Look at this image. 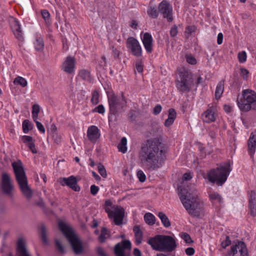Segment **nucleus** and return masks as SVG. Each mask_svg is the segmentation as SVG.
I'll return each mask as SVG.
<instances>
[{
  "instance_id": "nucleus-1",
  "label": "nucleus",
  "mask_w": 256,
  "mask_h": 256,
  "mask_svg": "<svg viewBox=\"0 0 256 256\" xmlns=\"http://www.w3.org/2000/svg\"><path fill=\"white\" fill-rule=\"evenodd\" d=\"M166 158V151L159 138L148 140L142 146L140 158L148 170H156L160 168Z\"/></svg>"
},
{
  "instance_id": "nucleus-2",
  "label": "nucleus",
  "mask_w": 256,
  "mask_h": 256,
  "mask_svg": "<svg viewBox=\"0 0 256 256\" xmlns=\"http://www.w3.org/2000/svg\"><path fill=\"white\" fill-rule=\"evenodd\" d=\"M178 190L180 200L188 212L193 216H198L203 204L198 196L194 185L190 184L186 188L180 186Z\"/></svg>"
},
{
  "instance_id": "nucleus-3",
  "label": "nucleus",
  "mask_w": 256,
  "mask_h": 256,
  "mask_svg": "<svg viewBox=\"0 0 256 256\" xmlns=\"http://www.w3.org/2000/svg\"><path fill=\"white\" fill-rule=\"evenodd\" d=\"M148 243L155 250L162 252H170L177 246L176 240L170 236L157 234L150 238Z\"/></svg>"
},
{
  "instance_id": "nucleus-4",
  "label": "nucleus",
  "mask_w": 256,
  "mask_h": 256,
  "mask_svg": "<svg viewBox=\"0 0 256 256\" xmlns=\"http://www.w3.org/2000/svg\"><path fill=\"white\" fill-rule=\"evenodd\" d=\"M236 102L242 112L256 110V92L250 89L243 90L242 96L238 95Z\"/></svg>"
},
{
  "instance_id": "nucleus-5",
  "label": "nucleus",
  "mask_w": 256,
  "mask_h": 256,
  "mask_svg": "<svg viewBox=\"0 0 256 256\" xmlns=\"http://www.w3.org/2000/svg\"><path fill=\"white\" fill-rule=\"evenodd\" d=\"M16 180L23 194L30 199L32 196V192L28 184V180L22 163L20 160L12 163Z\"/></svg>"
},
{
  "instance_id": "nucleus-6",
  "label": "nucleus",
  "mask_w": 256,
  "mask_h": 256,
  "mask_svg": "<svg viewBox=\"0 0 256 256\" xmlns=\"http://www.w3.org/2000/svg\"><path fill=\"white\" fill-rule=\"evenodd\" d=\"M178 77L176 80L178 90L182 94L189 92L194 85V80L191 72L184 68L178 70Z\"/></svg>"
},
{
  "instance_id": "nucleus-7",
  "label": "nucleus",
  "mask_w": 256,
  "mask_h": 256,
  "mask_svg": "<svg viewBox=\"0 0 256 256\" xmlns=\"http://www.w3.org/2000/svg\"><path fill=\"white\" fill-rule=\"evenodd\" d=\"M58 226L62 234L68 240L72 248L76 254H81L84 251V248L81 240L73 232L72 230L63 222L58 223Z\"/></svg>"
},
{
  "instance_id": "nucleus-8",
  "label": "nucleus",
  "mask_w": 256,
  "mask_h": 256,
  "mask_svg": "<svg viewBox=\"0 0 256 256\" xmlns=\"http://www.w3.org/2000/svg\"><path fill=\"white\" fill-rule=\"evenodd\" d=\"M230 170V163L228 162L224 165L211 170L208 173V179L212 183L216 182L218 186H222L226 180Z\"/></svg>"
},
{
  "instance_id": "nucleus-9",
  "label": "nucleus",
  "mask_w": 256,
  "mask_h": 256,
  "mask_svg": "<svg viewBox=\"0 0 256 256\" xmlns=\"http://www.w3.org/2000/svg\"><path fill=\"white\" fill-rule=\"evenodd\" d=\"M108 98L110 114L116 116L124 112L127 106V101L124 92H122L120 97L110 94L108 95Z\"/></svg>"
},
{
  "instance_id": "nucleus-10",
  "label": "nucleus",
  "mask_w": 256,
  "mask_h": 256,
  "mask_svg": "<svg viewBox=\"0 0 256 256\" xmlns=\"http://www.w3.org/2000/svg\"><path fill=\"white\" fill-rule=\"evenodd\" d=\"M106 212L110 219H112L116 225L120 226L122 224L124 216V210L120 206L114 205L112 209H106Z\"/></svg>"
},
{
  "instance_id": "nucleus-11",
  "label": "nucleus",
  "mask_w": 256,
  "mask_h": 256,
  "mask_svg": "<svg viewBox=\"0 0 256 256\" xmlns=\"http://www.w3.org/2000/svg\"><path fill=\"white\" fill-rule=\"evenodd\" d=\"M126 46L134 56L139 58L142 56V50L139 42L134 37H129L126 42Z\"/></svg>"
},
{
  "instance_id": "nucleus-12",
  "label": "nucleus",
  "mask_w": 256,
  "mask_h": 256,
  "mask_svg": "<svg viewBox=\"0 0 256 256\" xmlns=\"http://www.w3.org/2000/svg\"><path fill=\"white\" fill-rule=\"evenodd\" d=\"M158 12L162 15L164 18L167 20L168 22H171L173 20L172 8L170 4L166 0H163L158 6Z\"/></svg>"
},
{
  "instance_id": "nucleus-13",
  "label": "nucleus",
  "mask_w": 256,
  "mask_h": 256,
  "mask_svg": "<svg viewBox=\"0 0 256 256\" xmlns=\"http://www.w3.org/2000/svg\"><path fill=\"white\" fill-rule=\"evenodd\" d=\"M131 243L128 240H124L117 244L114 246V252L116 256H130Z\"/></svg>"
},
{
  "instance_id": "nucleus-14",
  "label": "nucleus",
  "mask_w": 256,
  "mask_h": 256,
  "mask_svg": "<svg viewBox=\"0 0 256 256\" xmlns=\"http://www.w3.org/2000/svg\"><path fill=\"white\" fill-rule=\"evenodd\" d=\"M2 189L5 194L10 196H12L14 190L11 178L6 172H3L2 175Z\"/></svg>"
},
{
  "instance_id": "nucleus-15",
  "label": "nucleus",
  "mask_w": 256,
  "mask_h": 256,
  "mask_svg": "<svg viewBox=\"0 0 256 256\" xmlns=\"http://www.w3.org/2000/svg\"><path fill=\"white\" fill-rule=\"evenodd\" d=\"M76 62L74 57L67 56L60 66L61 70L68 74H72L74 72Z\"/></svg>"
},
{
  "instance_id": "nucleus-16",
  "label": "nucleus",
  "mask_w": 256,
  "mask_h": 256,
  "mask_svg": "<svg viewBox=\"0 0 256 256\" xmlns=\"http://www.w3.org/2000/svg\"><path fill=\"white\" fill-rule=\"evenodd\" d=\"M231 254L232 256H248L246 244L242 242L231 246Z\"/></svg>"
},
{
  "instance_id": "nucleus-17",
  "label": "nucleus",
  "mask_w": 256,
  "mask_h": 256,
  "mask_svg": "<svg viewBox=\"0 0 256 256\" xmlns=\"http://www.w3.org/2000/svg\"><path fill=\"white\" fill-rule=\"evenodd\" d=\"M60 182L62 186H67L75 192H79L80 190V186L78 184V180L74 176L68 178H60Z\"/></svg>"
},
{
  "instance_id": "nucleus-18",
  "label": "nucleus",
  "mask_w": 256,
  "mask_h": 256,
  "mask_svg": "<svg viewBox=\"0 0 256 256\" xmlns=\"http://www.w3.org/2000/svg\"><path fill=\"white\" fill-rule=\"evenodd\" d=\"M16 256H32L26 248V240L22 238H18L16 242Z\"/></svg>"
},
{
  "instance_id": "nucleus-19",
  "label": "nucleus",
  "mask_w": 256,
  "mask_h": 256,
  "mask_svg": "<svg viewBox=\"0 0 256 256\" xmlns=\"http://www.w3.org/2000/svg\"><path fill=\"white\" fill-rule=\"evenodd\" d=\"M142 42L146 52L151 54L153 52V39L148 32H145L142 38Z\"/></svg>"
},
{
  "instance_id": "nucleus-20",
  "label": "nucleus",
  "mask_w": 256,
  "mask_h": 256,
  "mask_svg": "<svg viewBox=\"0 0 256 256\" xmlns=\"http://www.w3.org/2000/svg\"><path fill=\"white\" fill-rule=\"evenodd\" d=\"M100 136V130L97 126H92L88 128L87 136L89 140L92 143H96Z\"/></svg>"
},
{
  "instance_id": "nucleus-21",
  "label": "nucleus",
  "mask_w": 256,
  "mask_h": 256,
  "mask_svg": "<svg viewBox=\"0 0 256 256\" xmlns=\"http://www.w3.org/2000/svg\"><path fill=\"white\" fill-rule=\"evenodd\" d=\"M216 115L213 106L210 107L202 114V121L206 123H210L216 121Z\"/></svg>"
},
{
  "instance_id": "nucleus-22",
  "label": "nucleus",
  "mask_w": 256,
  "mask_h": 256,
  "mask_svg": "<svg viewBox=\"0 0 256 256\" xmlns=\"http://www.w3.org/2000/svg\"><path fill=\"white\" fill-rule=\"evenodd\" d=\"M248 207L250 214L254 216L256 214V190H251L248 193Z\"/></svg>"
},
{
  "instance_id": "nucleus-23",
  "label": "nucleus",
  "mask_w": 256,
  "mask_h": 256,
  "mask_svg": "<svg viewBox=\"0 0 256 256\" xmlns=\"http://www.w3.org/2000/svg\"><path fill=\"white\" fill-rule=\"evenodd\" d=\"M10 26L16 38L18 40H22L23 39L22 34L19 22L16 19L13 20L10 22Z\"/></svg>"
},
{
  "instance_id": "nucleus-24",
  "label": "nucleus",
  "mask_w": 256,
  "mask_h": 256,
  "mask_svg": "<svg viewBox=\"0 0 256 256\" xmlns=\"http://www.w3.org/2000/svg\"><path fill=\"white\" fill-rule=\"evenodd\" d=\"M209 198L212 204L216 208L220 206L222 202V198L221 196L215 192H210L208 193Z\"/></svg>"
},
{
  "instance_id": "nucleus-25",
  "label": "nucleus",
  "mask_w": 256,
  "mask_h": 256,
  "mask_svg": "<svg viewBox=\"0 0 256 256\" xmlns=\"http://www.w3.org/2000/svg\"><path fill=\"white\" fill-rule=\"evenodd\" d=\"M248 151L250 155L252 156L256 148V135L252 133L248 141Z\"/></svg>"
},
{
  "instance_id": "nucleus-26",
  "label": "nucleus",
  "mask_w": 256,
  "mask_h": 256,
  "mask_svg": "<svg viewBox=\"0 0 256 256\" xmlns=\"http://www.w3.org/2000/svg\"><path fill=\"white\" fill-rule=\"evenodd\" d=\"M224 80H221L218 83L216 86L215 92V96L217 99L220 98L223 94L224 90Z\"/></svg>"
},
{
  "instance_id": "nucleus-27",
  "label": "nucleus",
  "mask_w": 256,
  "mask_h": 256,
  "mask_svg": "<svg viewBox=\"0 0 256 256\" xmlns=\"http://www.w3.org/2000/svg\"><path fill=\"white\" fill-rule=\"evenodd\" d=\"M78 76L83 80L86 82H90L92 80L90 72L88 70L84 69L81 70L78 72Z\"/></svg>"
},
{
  "instance_id": "nucleus-28",
  "label": "nucleus",
  "mask_w": 256,
  "mask_h": 256,
  "mask_svg": "<svg viewBox=\"0 0 256 256\" xmlns=\"http://www.w3.org/2000/svg\"><path fill=\"white\" fill-rule=\"evenodd\" d=\"M158 10L156 8L150 6L147 10V14L148 16L152 18H156L158 16Z\"/></svg>"
},
{
  "instance_id": "nucleus-29",
  "label": "nucleus",
  "mask_w": 256,
  "mask_h": 256,
  "mask_svg": "<svg viewBox=\"0 0 256 256\" xmlns=\"http://www.w3.org/2000/svg\"><path fill=\"white\" fill-rule=\"evenodd\" d=\"M133 230L134 233V236L136 242L138 244L140 243L142 240V234L139 226H135L133 228Z\"/></svg>"
},
{
  "instance_id": "nucleus-30",
  "label": "nucleus",
  "mask_w": 256,
  "mask_h": 256,
  "mask_svg": "<svg viewBox=\"0 0 256 256\" xmlns=\"http://www.w3.org/2000/svg\"><path fill=\"white\" fill-rule=\"evenodd\" d=\"M158 216L160 219L162 224L165 227L168 228L170 226L171 223L168 216L164 213L160 212L158 214Z\"/></svg>"
},
{
  "instance_id": "nucleus-31",
  "label": "nucleus",
  "mask_w": 256,
  "mask_h": 256,
  "mask_svg": "<svg viewBox=\"0 0 256 256\" xmlns=\"http://www.w3.org/2000/svg\"><path fill=\"white\" fill-rule=\"evenodd\" d=\"M126 138L125 137H123L121 139L120 144L118 146V148L120 152H121L122 153H125L126 152Z\"/></svg>"
},
{
  "instance_id": "nucleus-32",
  "label": "nucleus",
  "mask_w": 256,
  "mask_h": 256,
  "mask_svg": "<svg viewBox=\"0 0 256 256\" xmlns=\"http://www.w3.org/2000/svg\"><path fill=\"white\" fill-rule=\"evenodd\" d=\"M144 220L146 224L153 225L155 222V217L150 213H146L144 216Z\"/></svg>"
},
{
  "instance_id": "nucleus-33",
  "label": "nucleus",
  "mask_w": 256,
  "mask_h": 256,
  "mask_svg": "<svg viewBox=\"0 0 256 256\" xmlns=\"http://www.w3.org/2000/svg\"><path fill=\"white\" fill-rule=\"evenodd\" d=\"M34 44L35 46V48L36 50L41 51L43 50L44 47V44L43 40L42 38H37Z\"/></svg>"
},
{
  "instance_id": "nucleus-34",
  "label": "nucleus",
  "mask_w": 256,
  "mask_h": 256,
  "mask_svg": "<svg viewBox=\"0 0 256 256\" xmlns=\"http://www.w3.org/2000/svg\"><path fill=\"white\" fill-rule=\"evenodd\" d=\"M32 128V125L28 120H25L22 122V130L24 133L27 134Z\"/></svg>"
},
{
  "instance_id": "nucleus-35",
  "label": "nucleus",
  "mask_w": 256,
  "mask_h": 256,
  "mask_svg": "<svg viewBox=\"0 0 256 256\" xmlns=\"http://www.w3.org/2000/svg\"><path fill=\"white\" fill-rule=\"evenodd\" d=\"M14 83L15 84H20L22 87H25L27 85V82L22 77L18 76L14 80Z\"/></svg>"
},
{
  "instance_id": "nucleus-36",
  "label": "nucleus",
  "mask_w": 256,
  "mask_h": 256,
  "mask_svg": "<svg viewBox=\"0 0 256 256\" xmlns=\"http://www.w3.org/2000/svg\"><path fill=\"white\" fill-rule=\"evenodd\" d=\"M40 232L41 235L42 240L44 243L47 242L46 238V230L44 225L42 224L40 226Z\"/></svg>"
},
{
  "instance_id": "nucleus-37",
  "label": "nucleus",
  "mask_w": 256,
  "mask_h": 256,
  "mask_svg": "<svg viewBox=\"0 0 256 256\" xmlns=\"http://www.w3.org/2000/svg\"><path fill=\"white\" fill-rule=\"evenodd\" d=\"M100 94L97 90H94L92 92L91 102L93 104H97L99 102Z\"/></svg>"
},
{
  "instance_id": "nucleus-38",
  "label": "nucleus",
  "mask_w": 256,
  "mask_h": 256,
  "mask_svg": "<svg viewBox=\"0 0 256 256\" xmlns=\"http://www.w3.org/2000/svg\"><path fill=\"white\" fill-rule=\"evenodd\" d=\"M108 236L109 235L107 232V230L104 228L102 229L101 234L98 237V240L100 242H104Z\"/></svg>"
},
{
  "instance_id": "nucleus-39",
  "label": "nucleus",
  "mask_w": 256,
  "mask_h": 256,
  "mask_svg": "<svg viewBox=\"0 0 256 256\" xmlns=\"http://www.w3.org/2000/svg\"><path fill=\"white\" fill-rule=\"evenodd\" d=\"M238 58L240 63H244L246 60L247 56L245 51L238 52Z\"/></svg>"
},
{
  "instance_id": "nucleus-40",
  "label": "nucleus",
  "mask_w": 256,
  "mask_h": 256,
  "mask_svg": "<svg viewBox=\"0 0 256 256\" xmlns=\"http://www.w3.org/2000/svg\"><path fill=\"white\" fill-rule=\"evenodd\" d=\"M195 28L194 26H188L186 28L184 34L186 38H188L190 36L194 31Z\"/></svg>"
},
{
  "instance_id": "nucleus-41",
  "label": "nucleus",
  "mask_w": 256,
  "mask_h": 256,
  "mask_svg": "<svg viewBox=\"0 0 256 256\" xmlns=\"http://www.w3.org/2000/svg\"><path fill=\"white\" fill-rule=\"evenodd\" d=\"M98 171L103 178H106L107 176L106 170L103 165L100 164L98 166Z\"/></svg>"
},
{
  "instance_id": "nucleus-42",
  "label": "nucleus",
  "mask_w": 256,
  "mask_h": 256,
  "mask_svg": "<svg viewBox=\"0 0 256 256\" xmlns=\"http://www.w3.org/2000/svg\"><path fill=\"white\" fill-rule=\"evenodd\" d=\"M186 62L190 64H196L197 62L196 60L192 56L189 54L186 56Z\"/></svg>"
},
{
  "instance_id": "nucleus-43",
  "label": "nucleus",
  "mask_w": 256,
  "mask_h": 256,
  "mask_svg": "<svg viewBox=\"0 0 256 256\" xmlns=\"http://www.w3.org/2000/svg\"><path fill=\"white\" fill-rule=\"evenodd\" d=\"M26 146H28L30 150L33 153V154H36L37 153V150L36 148L35 144H34V140H32V142H29L26 144Z\"/></svg>"
},
{
  "instance_id": "nucleus-44",
  "label": "nucleus",
  "mask_w": 256,
  "mask_h": 256,
  "mask_svg": "<svg viewBox=\"0 0 256 256\" xmlns=\"http://www.w3.org/2000/svg\"><path fill=\"white\" fill-rule=\"evenodd\" d=\"M249 72L245 68H241L240 69V75L244 79L246 80L248 78Z\"/></svg>"
},
{
  "instance_id": "nucleus-45",
  "label": "nucleus",
  "mask_w": 256,
  "mask_h": 256,
  "mask_svg": "<svg viewBox=\"0 0 256 256\" xmlns=\"http://www.w3.org/2000/svg\"><path fill=\"white\" fill-rule=\"evenodd\" d=\"M111 49L112 51V55L114 58H118L120 52L118 48L115 47L114 46H112L111 48Z\"/></svg>"
},
{
  "instance_id": "nucleus-46",
  "label": "nucleus",
  "mask_w": 256,
  "mask_h": 256,
  "mask_svg": "<svg viewBox=\"0 0 256 256\" xmlns=\"http://www.w3.org/2000/svg\"><path fill=\"white\" fill-rule=\"evenodd\" d=\"M93 112H96L99 114H103L105 112V109L102 104H100L96 107L93 110Z\"/></svg>"
},
{
  "instance_id": "nucleus-47",
  "label": "nucleus",
  "mask_w": 256,
  "mask_h": 256,
  "mask_svg": "<svg viewBox=\"0 0 256 256\" xmlns=\"http://www.w3.org/2000/svg\"><path fill=\"white\" fill-rule=\"evenodd\" d=\"M137 176L140 182H144L146 180V176L142 170H140L137 172Z\"/></svg>"
},
{
  "instance_id": "nucleus-48",
  "label": "nucleus",
  "mask_w": 256,
  "mask_h": 256,
  "mask_svg": "<svg viewBox=\"0 0 256 256\" xmlns=\"http://www.w3.org/2000/svg\"><path fill=\"white\" fill-rule=\"evenodd\" d=\"M96 250L99 256H108L104 249L100 246L96 248Z\"/></svg>"
},
{
  "instance_id": "nucleus-49",
  "label": "nucleus",
  "mask_w": 256,
  "mask_h": 256,
  "mask_svg": "<svg viewBox=\"0 0 256 256\" xmlns=\"http://www.w3.org/2000/svg\"><path fill=\"white\" fill-rule=\"evenodd\" d=\"M176 116V110L174 108H170L168 110V118L175 120Z\"/></svg>"
},
{
  "instance_id": "nucleus-50",
  "label": "nucleus",
  "mask_w": 256,
  "mask_h": 256,
  "mask_svg": "<svg viewBox=\"0 0 256 256\" xmlns=\"http://www.w3.org/2000/svg\"><path fill=\"white\" fill-rule=\"evenodd\" d=\"M55 243H56V248L58 250V251L61 253H64V248L62 246V244H60V242L58 240H55Z\"/></svg>"
},
{
  "instance_id": "nucleus-51",
  "label": "nucleus",
  "mask_w": 256,
  "mask_h": 256,
  "mask_svg": "<svg viewBox=\"0 0 256 256\" xmlns=\"http://www.w3.org/2000/svg\"><path fill=\"white\" fill-rule=\"evenodd\" d=\"M22 140L24 143L27 144L33 140V138L30 136H23L22 138Z\"/></svg>"
},
{
  "instance_id": "nucleus-52",
  "label": "nucleus",
  "mask_w": 256,
  "mask_h": 256,
  "mask_svg": "<svg viewBox=\"0 0 256 256\" xmlns=\"http://www.w3.org/2000/svg\"><path fill=\"white\" fill-rule=\"evenodd\" d=\"M42 18H44L46 22L48 21L50 18V13L46 10H42Z\"/></svg>"
},
{
  "instance_id": "nucleus-53",
  "label": "nucleus",
  "mask_w": 256,
  "mask_h": 256,
  "mask_svg": "<svg viewBox=\"0 0 256 256\" xmlns=\"http://www.w3.org/2000/svg\"><path fill=\"white\" fill-rule=\"evenodd\" d=\"M90 193L92 194L95 196L99 190V188L96 185H92L90 188Z\"/></svg>"
},
{
  "instance_id": "nucleus-54",
  "label": "nucleus",
  "mask_w": 256,
  "mask_h": 256,
  "mask_svg": "<svg viewBox=\"0 0 256 256\" xmlns=\"http://www.w3.org/2000/svg\"><path fill=\"white\" fill-rule=\"evenodd\" d=\"M36 126L38 130L42 134H44L45 129L44 126L39 122H36Z\"/></svg>"
},
{
  "instance_id": "nucleus-55",
  "label": "nucleus",
  "mask_w": 256,
  "mask_h": 256,
  "mask_svg": "<svg viewBox=\"0 0 256 256\" xmlns=\"http://www.w3.org/2000/svg\"><path fill=\"white\" fill-rule=\"evenodd\" d=\"M230 240L229 237L227 236L226 238V240L221 243L222 246L225 248L226 246H228L230 244Z\"/></svg>"
},
{
  "instance_id": "nucleus-56",
  "label": "nucleus",
  "mask_w": 256,
  "mask_h": 256,
  "mask_svg": "<svg viewBox=\"0 0 256 256\" xmlns=\"http://www.w3.org/2000/svg\"><path fill=\"white\" fill-rule=\"evenodd\" d=\"M112 203L111 200H106L104 203V210L106 212V209H112Z\"/></svg>"
},
{
  "instance_id": "nucleus-57",
  "label": "nucleus",
  "mask_w": 256,
  "mask_h": 256,
  "mask_svg": "<svg viewBox=\"0 0 256 256\" xmlns=\"http://www.w3.org/2000/svg\"><path fill=\"white\" fill-rule=\"evenodd\" d=\"M182 238L185 240L186 243H190L192 242V239L190 236L186 233L182 234Z\"/></svg>"
},
{
  "instance_id": "nucleus-58",
  "label": "nucleus",
  "mask_w": 256,
  "mask_h": 256,
  "mask_svg": "<svg viewBox=\"0 0 256 256\" xmlns=\"http://www.w3.org/2000/svg\"><path fill=\"white\" fill-rule=\"evenodd\" d=\"M178 34V28L176 26H174L170 30V35L174 37L175 36Z\"/></svg>"
},
{
  "instance_id": "nucleus-59",
  "label": "nucleus",
  "mask_w": 256,
  "mask_h": 256,
  "mask_svg": "<svg viewBox=\"0 0 256 256\" xmlns=\"http://www.w3.org/2000/svg\"><path fill=\"white\" fill-rule=\"evenodd\" d=\"M192 178V176L190 173H185L183 175L182 178L183 184H185L184 183V181H187V180H190Z\"/></svg>"
},
{
  "instance_id": "nucleus-60",
  "label": "nucleus",
  "mask_w": 256,
  "mask_h": 256,
  "mask_svg": "<svg viewBox=\"0 0 256 256\" xmlns=\"http://www.w3.org/2000/svg\"><path fill=\"white\" fill-rule=\"evenodd\" d=\"M136 67L138 72H142L143 71V66L140 62H138L136 63Z\"/></svg>"
},
{
  "instance_id": "nucleus-61",
  "label": "nucleus",
  "mask_w": 256,
  "mask_h": 256,
  "mask_svg": "<svg viewBox=\"0 0 256 256\" xmlns=\"http://www.w3.org/2000/svg\"><path fill=\"white\" fill-rule=\"evenodd\" d=\"M40 108L38 104H35L32 108V114H38L40 112Z\"/></svg>"
},
{
  "instance_id": "nucleus-62",
  "label": "nucleus",
  "mask_w": 256,
  "mask_h": 256,
  "mask_svg": "<svg viewBox=\"0 0 256 256\" xmlns=\"http://www.w3.org/2000/svg\"><path fill=\"white\" fill-rule=\"evenodd\" d=\"M162 110V106L160 104L156 105L154 108V114L157 115L160 113Z\"/></svg>"
},
{
  "instance_id": "nucleus-63",
  "label": "nucleus",
  "mask_w": 256,
  "mask_h": 256,
  "mask_svg": "<svg viewBox=\"0 0 256 256\" xmlns=\"http://www.w3.org/2000/svg\"><path fill=\"white\" fill-rule=\"evenodd\" d=\"M174 120L172 119V118H168L165 120L164 126L166 127H169L170 126L174 123Z\"/></svg>"
},
{
  "instance_id": "nucleus-64",
  "label": "nucleus",
  "mask_w": 256,
  "mask_h": 256,
  "mask_svg": "<svg viewBox=\"0 0 256 256\" xmlns=\"http://www.w3.org/2000/svg\"><path fill=\"white\" fill-rule=\"evenodd\" d=\"M186 254L188 256H192L194 253V250L192 248H188L185 250Z\"/></svg>"
}]
</instances>
